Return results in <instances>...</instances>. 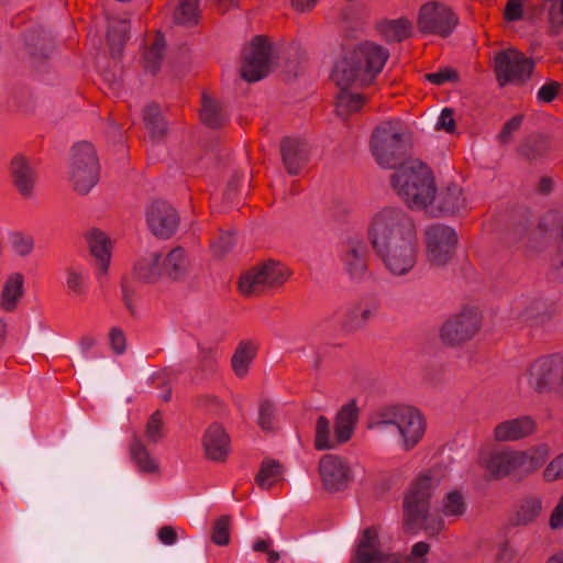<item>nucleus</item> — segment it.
<instances>
[{"mask_svg":"<svg viewBox=\"0 0 563 563\" xmlns=\"http://www.w3.org/2000/svg\"><path fill=\"white\" fill-rule=\"evenodd\" d=\"M389 53L383 46L371 42H364L335 65L332 77L341 88L336 97V112L342 118L357 112L365 103V98L360 93H351L346 89L350 86L364 87L376 78L383 70Z\"/></svg>","mask_w":563,"mask_h":563,"instance_id":"obj_1","label":"nucleus"},{"mask_svg":"<svg viewBox=\"0 0 563 563\" xmlns=\"http://www.w3.org/2000/svg\"><path fill=\"white\" fill-rule=\"evenodd\" d=\"M550 456L547 444H538L529 450H493L482 459V465L493 479L508 476L526 478L540 470Z\"/></svg>","mask_w":563,"mask_h":563,"instance_id":"obj_2","label":"nucleus"},{"mask_svg":"<svg viewBox=\"0 0 563 563\" xmlns=\"http://www.w3.org/2000/svg\"><path fill=\"white\" fill-rule=\"evenodd\" d=\"M391 186L411 209H424L435 192L431 169L422 162L409 161L396 168Z\"/></svg>","mask_w":563,"mask_h":563,"instance_id":"obj_3","label":"nucleus"},{"mask_svg":"<svg viewBox=\"0 0 563 563\" xmlns=\"http://www.w3.org/2000/svg\"><path fill=\"white\" fill-rule=\"evenodd\" d=\"M417 236L413 219L399 207H385L377 211L368 225L372 247Z\"/></svg>","mask_w":563,"mask_h":563,"instance_id":"obj_4","label":"nucleus"},{"mask_svg":"<svg viewBox=\"0 0 563 563\" xmlns=\"http://www.w3.org/2000/svg\"><path fill=\"white\" fill-rule=\"evenodd\" d=\"M440 483L438 472L429 470L409 485L402 501V522L406 530H413L430 512L431 498Z\"/></svg>","mask_w":563,"mask_h":563,"instance_id":"obj_5","label":"nucleus"},{"mask_svg":"<svg viewBox=\"0 0 563 563\" xmlns=\"http://www.w3.org/2000/svg\"><path fill=\"white\" fill-rule=\"evenodd\" d=\"M100 165L93 146L80 142L73 147L69 179L79 195H87L99 180Z\"/></svg>","mask_w":563,"mask_h":563,"instance_id":"obj_6","label":"nucleus"},{"mask_svg":"<svg viewBox=\"0 0 563 563\" xmlns=\"http://www.w3.org/2000/svg\"><path fill=\"white\" fill-rule=\"evenodd\" d=\"M289 277L287 267L280 262L267 261L245 272L239 280V289L245 297L261 296L282 286Z\"/></svg>","mask_w":563,"mask_h":563,"instance_id":"obj_7","label":"nucleus"},{"mask_svg":"<svg viewBox=\"0 0 563 563\" xmlns=\"http://www.w3.org/2000/svg\"><path fill=\"white\" fill-rule=\"evenodd\" d=\"M371 150L377 164L384 168H396L401 165L406 155L402 134L390 122H385L374 130Z\"/></svg>","mask_w":563,"mask_h":563,"instance_id":"obj_8","label":"nucleus"},{"mask_svg":"<svg viewBox=\"0 0 563 563\" xmlns=\"http://www.w3.org/2000/svg\"><path fill=\"white\" fill-rule=\"evenodd\" d=\"M384 267L395 276L408 274L417 264L418 236L373 247Z\"/></svg>","mask_w":563,"mask_h":563,"instance_id":"obj_9","label":"nucleus"},{"mask_svg":"<svg viewBox=\"0 0 563 563\" xmlns=\"http://www.w3.org/2000/svg\"><path fill=\"white\" fill-rule=\"evenodd\" d=\"M533 68V60L514 48L501 51L494 58V71L501 87L510 82H525L530 78Z\"/></svg>","mask_w":563,"mask_h":563,"instance_id":"obj_10","label":"nucleus"},{"mask_svg":"<svg viewBox=\"0 0 563 563\" xmlns=\"http://www.w3.org/2000/svg\"><path fill=\"white\" fill-rule=\"evenodd\" d=\"M560 354L538 357L526 369L528 387L537 394L560 391Z\"/></svg>","mask_w":563,"mask_h":563,"instance_id":"obj_11","label":"nucleus"},{"mask_svg":"<svg viewBox=\"0 0 563 563\" xmlns=\"http://www.w3.org/2000/svg\"><path fill=\"white\" fill-rule=\"evenodd\" d=\"M481 325V313L476 309H464L443 323L440 336L446 345H460L473 339Z\"/></svg>","mask_w":563,"mask_h":563,"instance_id":"obj_12","label":"nucleus"},{"mask_svg":"<svg viewBox=\"0 0 563 563\" xmlns=\"http://www.w3.org/2000/svg\"><path fill=\"white\" fill-rule=\"evenodd\" d=\"M457 24V15L444 4L429 2L420 9L418 26L422 33L448 37Z\"/></svg>","mask_w":563,"mask_h":563,"instance_id":"obj_13","label":"nucleus"},{"mask_svg":"<svg viewBox=\"0 0 563 563\" xmlns=\"http://www.w3.org/2000/svg\"><path fill=\"white\" fill-rule=\"evenodd\" d=\"M426 242L429 262L435 266H443L454 254L457 235L450 227L433 224L426 230Z\"/></svg>","mask_w":563,"mask_h":563,"instance_id":"obj_14","label":"nucleus"},{"mask_svg":"<svg viewBox=\"0 0 563 563\" xmlns=\"http://www.w3.org/2000/svg\"><path fill=\"white\" fill-rule=\"evenodd\" d=\"M272 56V44L264 35H256L245 54L241 68L242 78L255 82L268 75Z\"/></svg>","mask_w":563,"mask_h":563,"instance_id":"obj_15","label":"nucleus"},{"mask_svg":"<svg viewBox=\"0 0 563 563\" xmlns=\"http://www.w3.org/2000/svg\"><path fill=\"white\" fill-rule=\"evenodd\" d=\"M319 473L323 488L330 493L344 490L352 479L347 463L334 454H325L321 457Z\"/></svg>","mask_w":563,"mask_h":563,"instance_id":"obj_16","label":"nucleus"},{"mask_svg":"<svg viewBox=\"0 0 563 563\" xmlns=\"http://www.w3.org/2000/svg\"><path fill=\"white\" fill-rule=\"evenodd\" d=\"M340 262L351 279L361 280L368 271V247L362 239H350L342 245Z\"/></svg>","mask_w":563,"mask_h":563,"instance_id":"obj_17","label":"nucleus"},{"mask_svg":"<svg viewBox=\"0 0 563 563\" xmlns=\"http://www.w3.org/2000/svg\"><path fill=\"white\" fill-rule=\"evenodd\" d=\"M146 221L155 236L169 239L179 225V216L170 205L155 201L147 209Z\"/></svg>","mask_w":563,"mask_h":563,"instance_id":"obj_18","label":"nucleus"},{"mask_svg":"<svg viewBox=\"0 0 563 563\" xmlns=\"http://www.w3.org/2000/svg\"><path fill=\"white\" fill-rule=\"evenodd\" d=\"M537 429L536 419L522 415L497 423L493 430V439L499 443L517 442L532 435Z\"/></svg>","mask_w":563,"mask_h":563,"instance_id":"obj_19","label":"nucleus"},{"mask_svg":"<svg viewBox=\"0 0 563 563\" xmlns=\"http://www.w3.org/2000/svg\"><path fill=\"white\" fill-rule=\"evenodd\" d=\"M427 208L433 217L452 216L460 212L465 208L462 189L457 185L451 184L439 192L435 191Z\"/></svg>","mask_w":563,"mask_h":563,"instance_id":"obj_20","label":"nucleus"},{"mask_svg":"<svg viewBox=\"0 0 563 563\" xmlns=\"http://www.w3.org/2000/svg\"><path fill=\"white\" fill-rule=\"evenodd\" d=\"M396 429L401 437L404 449L410 451L422 439L426 431V421L419 410L407 406Z\"/></svg>","mask_w":563,"mask_h":563,"instance_id":"obj_21","label":"nucleus"},{"mask_svg":"<svg viewBox=\"0 0 563 563\" xmlns=\"http://www.w3.org/2000/svg\"><path fill=\"white\" fill-rule=\"evenodd\" d=\"M202 446L207 459L224 462L230 454V438L222 424L211 423L202 435Z\"/></svg>","mask_w":563,"mask_h":563,"instance_id":"obj_22","label":"nucleus"},{"mask_svg":"<svg viewBox=\"0 0 563 563\" xmlns=\"http://www.w3.org/2000/svg\"><path fill=\"white\" fill-rule=\"evenodd\" d=\"M280 154L284 167L292 176L298 175L305 168L309 158L307 143L291 137L282 140Z\"/></svg>","mask_w":563,"mask_h":563,"instance_id":"obj_23","label":"nucleus"},{"mask_svg":"<svg viewBox=\"0 0 563 563\" xmlns=\"http://www.w3.org/2000/svg\"><path fill=\"white\" fill-rule=\"evenodd\" d=\"M358 419V408L355 400L341 407L334 418V431L340 444L347 442L354 432Z\"/></svg>","mask_w":563,"mask_h":563,"instance_id":"obj_24","label":"nucleus"},{"mask_svg":"<svg viewBox=\"0 0 563 563\" xmlns=\"http://www.w3.org/2000/svg\"><path fill=\"white\" fill-rule=\"evenodd\" d=\"M10 174L19 192L29 197L35 184V173L23 156H15L10 164Z\"/></svg>","mask_w":563,"mask_h":563,"instance_id":"obj_25","label":"nucleus"},{"mask_svg":"<svg viewBox=\"0 0 563 563\" xmlns=\"http://www.w3.org/2000/svg\"><path fill=\"white\" fill-rule=\"evenodd\" d=\"M551 151V141L542 134H530L523 137L517 146V153L528 162L545 157Z\"/></svg>","mask_w":563,"mask_h":563,"instance_id":"obj_26","label":"nucleus"},{"mask_svg":"<svg viewBox=\"0 0 563 563\" xmlns=\"http://www.w3.org/2000/svg\"><path fill=\"white\" fill-rule=\"evenodd\" d=\"M134 277L143 283H156L165 276L162 266V254L150 253L140 258L133 268Z\"/></svg>","mask_w":563,"mask_h":563,"instance_id":"obj_27","label":"nucleus"},{"mask_svg":"<svg viewBox=\"0 0 563 563\" xmlns=\"http://www.w3.org/2000/svg\"><path fill=\"white\" fill-rule=\"evenodd\" d=\"M24 43L30 57L36 63L45 60L52 49L51 38L41 29L27 31L24 35Z\"/></svg>","mask_w":563,"mask_h":563,"instance_id":"obj_28","label":"nucleus"},{"mask_svg":"<svg viewBox=\"0 0 563 563\" xmlns=\"http://www.w3.org/2000/svg\"><path fill=\"white\" fill-rule=\"evenodd\" d=\"M88 241L90 252L98 263L99 274H107L111 258V243L109 238L102 231L95 230L90 233Z\"/></svg>","mask_w":563,"mask_h":563,"instance_id":"obj_29","label":"nucleus"},{"mask_svg":"<svg viewBox=\"0 0 563 563\" xmlns=\"http://www.w3.org/2000/svg\"><path fill=\"white\" fill-rule=\"evenodd\" d=\"M257 352V345L252 341H241L231 358V367L235 376L243 378L247 375Z\"/></svg>","mask_w":563,"mask_h":563,"instance_id":"obj_30","label":"nucleus"},{"mask_svg":"<svg viewBox=\"0 0 563 563\" xmlns=\"http://www.w3.org/2000/svg\"><path fill=\"white\" fill-rule=\"evenodd\" d=\"M24 277L21 273H13L5 280L0 298V306L4 311L11 312L16 308L23 296Z\"/></svg>","mask_w":563,"mask_h":563,"instance_id":"obj_31","label":"nucleus"},{"mask_svg":"<svg viewBox=\"0 0 563 563\" xmlns=\"http://www.w3.org/2000/svg\"><path fill=\"white\" fill-rule=\"evenodd\" d=\"M164 275L173 280H178L187 274L188 260L183 247L173 249L164 258L162 257Z\"/></svg>","mask_w":563,"mask_h":563,"instance_id":"obj_32","label":"nucleus"},{"mask_svg":"<svg viewBox=\"0 0 563 563\" xmlns=\"http://www.w3.org/2000/svg\"><path fill=\"white\" fill-rule=\"evenodd\" d=\"M466 509L467 505L462 493L459 490H452L444 495L438 511L451 523L462 518L465 515Z\"/></svg>","mask_w":563,"mask_h":563,"instance_id":"obj_33","label":"nucleus"},{"mask_svg":"<svg viewBox=\"0 0 563 563\" xmlns=\"http://www.w3.org/2000/svg\"><path fill=\"white\" fill-rule=\"evenodd\" d=\"M406 408L407 406L399 405L384 407L371 417L368 427L371 429H385L389 426L397 428Z\"/></svg>","mask_w":563,"mask_h":563,"instance_id":"obj_34","label":"nucleus"},{"mask_svg":"<svg viewBox=\"0 0 563 563\" xmlns=\"http://www.w3.org/2000/svg\"><path fill=\"white\" fill-rule=\"evenodd\" d=\"M200 119L203 124L212 129L222 126L225 121V114L221 104L217 100L210 98L207 93L202 95Z\"/></svg>","mask_w":563,"mask_h":563,"instance_id":"obj_35","label":"nucleus"},{"mask_svg":"<svg viewBox=\"0 0 563 563\" xmlns=\"http://www.w3.org/2000/svg\"><path fill=\"white\" fill-rule=\"evenodd\" d=\"M380 33L386 42L399 43L411 35V24L404 18L387 20L380 24Z\"/></svg>","mask_w":563,"mask_h":563,"instance_id":"obj_36","label":"nucleus"},{"mask_svg":"<svg viewBox=\"0 0 563 563\" xmlns=\"http://www.w3.org/2000/svg\"><path fill=\"white\" fill-rule=\"evenodd\" d=\"M283 466L275 460H264L261 464L257 475L255 476L256 484L264 489H269L282 479Z\"/></svg>","mask_w":563,"mask_h":563,"instance_id":"obj_37","label":"nucleus"},{"mask_svg":"<svg viewBox=\"0 0 563 563\" xmlns=\"http://www.w3.org/2000/svg\"><path fill=\"white\" fill-rule=\"evenodd\" d=\"M340 442L335 433L331 435L330 420L324 416H319L314 429V448L319 451L334 449Z\"/></svg>","mask_w":563,"mask_h":563,"instance_id":"obj_38","label":"nucleus"},{"mask_svg":"<svg viewBox=\"0 0 563 563\" xmlns=\"http://www.w3.org/2000/svg\"><path fill=\"white\" fill-rule=\"evenodd\" d=\"M130 454L140 472L154 473L158 470L157 463L150 456L145 445L137 437H134L130 445Z\"/></svg>","mask_w":563,"mask_h":563,"instance_id":"obj_39","label":"nucleus"},{"mask_svg":"<svg viewBox=\"0 0 563 563\" xmlns=\"http://www.w3.org/2000/svg\"><path fill=\"white\" fill-rule=\"evenodd\" d=\"M542 510V503L538 497L522 499L516 509L515 521L517 525H528L536 520Z\"/></svg>","mask_w":563,"mask_h":563,"instance_id":"obj_40","label":"nucleus"},{"mask_svg":"<svg viewBox=\"0 0 563 563\" xmlns=\"http://www.w3.org/2000/svg\"><path fill=\"white\" fill-rule=\"evenodd\" d=\"M143 119L146 129L150 131L152 137H162L167 130V124L163 119L159 107L157 104H148L144 109Z\"/></svg>","mask_w":563,"mask_h":563,"instance_id":"obj_41","label":"nucleus"},{"mask_svg":"<svg viewBox=\"0 0 563 563\" xmlns=\"http://www.w3.org/2000/svg\"><path fill=\"white\" fill-rule=\"evenodd\" d=\"M66 287L74 297H84L88 290V274L84 269L69 267L66 271Z\"/></svg>","mask_w":563,"mask_h":563,"instance_id":"obj_42","label":"nucleus"},{"mask_svg":"<svg viewBox=\"0 0 563 563\" xmlns=\"http://www.w3.org/2000/svg\"><path fill=\"white\" fill-rule=\"evenodd\" d=\"M198 0H179L174 13V20L177 24L195 25L199 20Z\"/></svg>","mask_w":563,"mask_h":563,"instance_id":"obj_43","label":"nucleus"},{"mask_svg":"<svg viewBox=\"0 0 563 563\" xmlns=\"http://www.w3.org/2000/svg\"><path fill=\"white\" fill-rule=\"evenodd\" d=\"M165 49V41L161 34H157L152 45L144 53V68L156 74L159 69Z\"/></svg>","mask_w":563,"mask_h":563,"instance_id":"obj_44","label":"nucleus"},{"mask_svg":"<svg viewBox=\"0 0 563 563\" xmlns=\"http://www.w3.org/2000/svg\"><path fill=\"white\" fill-rule=\"evenodd\" d=\"M220 352L214 346H200L199 349V369L206 375L216 374L219 369Z\"/></svg>","mask_w":563,"mask_h":563,"instance_id":"obj_45","label":"nucleus"},{"mask_svg":"<svg viewBox=\"0 0 563 563\" xmlns=\"http://www.w3.org/2000/svg\"><path fill=\"white\" fill-rule=\"evenodd\" d=\"M129 38V26L125 21L111 25L107 32V41L112 53H120Z\"/></svg>","mask_w":563,"mask_h":563,"instance_id":"obj_46","label":"nucleus"},{"mask_svg":"<svg viewBox=\"0 0 563 563\" xmlns=\"http://www.w3.org/2000/svg\"><path fill=\"white\" fill-rule=\"evenodd\" d=\"M230 516L223 515L219 517L212 526L211 541L220 547L228 545L230 542Z\"/></svg>","mask_w":563,"mask_h":563,"instance_id":"obj_47","label":"nucleus"},{"mask_svg":"<svg viewBox=\"0 0 563 563\" xmlns=\"http://www.w3.org/2000/svg\"><path fill=\"white\" fill-rule=\"evenodd\" d=\"M445 518L442 517L439 512L437 516H430V512L426 516L422 522H420L413 530H408L409 532H416L418 530H423L428 536L435 537L441 533L445 529Z\"/></svg>","mask_w":563,"mask_h":563,"instance_id":"obj_48","label":"nucleus"},{"mask_svg":"<svg viewBox=\"0 0 563 563\" xmlns=\"http://www.w3.org/2000/svg\"><path fill=\"white\" fill-rule=\"evenodd\" d=\"M196 406L218 416H221L225 412V406L223 401L214 395L206 394L198 396L196 398Z\"/></svg>","mask_w":563,"mask_h":563,"instance_id":"obj_49","label":"nucleus"},{"mask_svg":"<svg viewBox=\"0 0 563 563\" xmlns=\"http://www.w3.org/2000/svg\"><path fill=\"white\" fill-rule=\"evenodd\" d=\"M275 407L269 400H263L258 408L257 423L263 431H272L274 428Z\"/></svg>","mask_w":563,"mask_h":563,"instance_id":"obj_50","label":"nucleus"},{"mask_svg":"<svg viewBox=\"0 0 563 563\" xmlns=\"http://www.w3.org/2000/svg\"><path fill=\"white\" fill-rule=\"evenodd\" d=\"M10 242L13 251L20 256L29 255L34 247L33 239L20 232L12 233L10 236Z\"/></svg>","mask_w":563,"mask_h":563,"instance_id":"obj_51","label":"nucleus"},{"mask_svg":"<svg viewBox=\"0 0 563 563\" xmlns=\"http://www.w3.org/2000/svg\"><path fill=\"white\" fill-rule=\"evenodd\" d=\"M163 415L159 410L154 411L145 428V434L150 442L156 443L162 438Z\"/></svg>","mask_w":563,"mask_h":563,"instance_id":"obj_52","label":"nucleus"},{"mask_svg":"<svg viewBox=\"0 0 563 563\" xmlns=\"http://www.w3.org/2000/svg\"><path fill=\"white\" fill-rule=\"evenodd\" d=\"M523 115L518 114L508 120L499 132L497 139L500 144H507L512 139V134L518 131L522 124Z\"/></svg>","mask_w":563,"mask_h":563,"instance_id":"obj_53","label":"nucleus"},{"mask_svg":"<svg viewBox=\"0 0 563 563\" xmlns=\"http://www.w3.org/2000/svg\"><path fill=\"white\" fill-rule=\"evenodd\" d=\"M234 236L231 232H221L218 240L211 243L216 256H223L234 246Z\"/></svg>","mask_w":563,"mask_h":563,"instance_id":"obj_54","label":"nucleus"},{"mask_svg":"<svg viewBox=\"0 0 563 563\" xmlns=\"http://www.w3.org/2000/svg\"><path fill=\"white\" fill-rule=\"evenodd\" d=\"M424 78L433 85L442 86L449 81H456L459 79V74L451 68H443L435 73L426 74Z\"/></svg>","mask_w":563,"mask_h":563,"instance_id":"obj_55","label":"nucleus"},{"mask_svg":"<svg viewBox=\"0 0 563 563\" xmlns=\"http://www.w3.org/2000/svg\"><path fill=\"white\" fill-rule=\"evenodd\" d=\"M543 478L547 482H554L563 478V453L553 459L543 471Z\"/></svg>","mask_w":563,"mask_h":563,"instance_id":"obj_56","label":"nucleus"},{"mask_svg":"<svg viewBox=\"0 0 563 563\" xmlns=\"http://www.w3.org/2000/svg\"><path fill=\"white\" fill-rule=\"evenodd\" d=\"M560 84L558 81H549L540 87L537 93V99L540 102L550 103L552 102L559 91H560Z\"/></svg>","mask_w":563,"mask_h":563,"instance_id":"obj_57","label":"nucleus"},{"mask_svg":"<svg viewBox=\"0 0 563 563\" xmlns=\"http://www.w3.org/2000/svg\"><path fill=\"white\" fill-rule=\"evenodd\" d=\"M372 314H373V311L367 307H365V308L355 307L351 311V317L353 318V320H351L350 322H346L345 327L351 330L355 329V328H360L372 317Z\"/></svg>","mask_w":563,"mask_h":563,"instance_id":"obj_58","label":"nucleus"},{"mask_svg":"<svg viewBox=\"0 0 563 563\" xmlns=\"http://www.w3.org/2000/svg\"><path fill=\"white\" fill-rule=\"evenodd\" d=\"M430 550L429 543L424 541L417 542L412 545L410 553L407 556L409 563H426L427 554Z\"/></svg>","mask_w":563,"mask_h":563,"instance_id":"obj_59","label":"nucleus"},{"mask_svg":"<svg viewBox=\"0 0 563 563\" xmlns=\"http://www.w3.org/2000/svg\"><path fill=\"white\" fill-rule=\"evenodd\" d=\"M437 130H444L448 133L455 131L454 111L451 108H444L437 122Z\"/></svg>","mask_w":563,"mask_h":563,"instance_id":"obj_60","label":"nucleus"},{"mask_svg":"<svg viewBox=\"0 0 563 563\" xmlns=\"http://www.w3.org/2000/svg\"><path fill=\"white\" fill-rule=\"evenodd\" d=\"M523 15L522 0H508L505 7L504 16L507 21H518Z\"/></svg>","mask_w":563,"mask_h":563,"instance_id":"obj_61","label":"nucleus"},{"mask_svg":"<svg viewBox=\"0 0 563 563\" xmlns=\"http://www.w3.org/2000/svg\"><path fill=\"white\" fill-rule=\"evenodd\" d=\"M111 349L115 354H122L125 351V335L119 328H112L109 333Z\"/></svg>","mask_w":563,"mask_h":563,"instance_id":"obj_62","label":"nucleus"},{"mask_svg":"<svg viewBox=\"0 0 563 563\" xmlns=\"http://www.w3.org/2000/svg\"><path fill=\"white\" fill-rule=\"evenodd\" d=\"M549 22L552 34H559L561 27L563 26V0H561L560 11L559 13L553 5L549 11Z\"/></svg>","mask_w":563,"mask_h":563,"instance_id":"obj_63","label":"nucleus"},{"mask_svg":"<svg viewBox=\"0 0 563 563\" xmlns=\"http://www.w3.org/2000/svg\"><path fill=\"white\" fill-rule=\"evenodd\" d=\"M549 525L552 529H560L563 527V495L560 497L559 503L550 516Z\"/></svg>","mask_w":563,"mask_h":563,"instance_id":"obj_64","label":"nucleus"}]
</instances>
